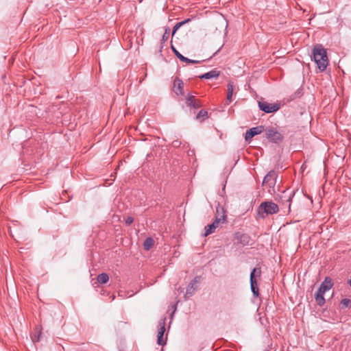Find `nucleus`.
Returning <instances> with one entry per match:
<instances>
[{"instance_id": "obj_1", "label": "nucleus", "mask_w": 351, "mask_h": 351, "mask_svg": "<svg viewBox=\"0 0 351 351\" xmlns=\"http://www.w3.org/2000/svg\"><path fill=\"white\" fill-rule=\"evenodd\" d=\"M311 60L315 61L320 71L326 70L328 64V59L326 50L321 44L314 45L312 49Z\"/></svg>"}, {"instance_id": "obj_2", "label": "nucleus", "mask_w": 351, "mask_h": 351, "mask_svg": "<svg viewBox=\"0 0 351 351\" xmlns=\"http://www.w3.org/2000/svg\"><path fill=\"white\" fill-rule=\"evenodd\" d=\"M279 211L278 206L271 202H263L257 208V215L259 217L265 218L267 215L278 213Z\"/></svg>"}, {"instance_id": "obj_3", "label": "nucleus", "mask_w": 351, "mask_h": 351, "mask_svg": "<svg viewBox=\"0 0 351 351\" xmlns=\"http://www.w3.org/2000/svg\"><path fill=\"white\" fill-rule=\"evenodd\" d=\"M262 270L261 267H254L250 274V289L254 298L260 295L257 280L261 278Z\"/></svg>"}, {"instance_id": "obj_4", "label": "nucleus", "mask_w": 351, "mask_h": 351, "mask_svg": "<svg viewBox=\"0 0 351 351\" xmlns=\"http://www.w3.org/2000/svg\"><path fill=\"white\" fill-rule=\"evenodd\" d=\"M265 136L271 143L279 144L284 140V136L276 128L269 127L265 128Z\"/></svg>"}, {"instance_id": "obj_5", "label": "nucleus", "mask_w": 351, "mask_h": 351, "mask_svg": "<svg viewBox=\"0 0 351 351\" xmlns=\"http://www.w3.org/2000/svg\"><path fill=\"white\" fill-rule=\"evenodd\" d=\"M201 276H195L188 285L186 293L184 294V300H187L192 297L197 289V285L200 282Z\"/></svg>"}, {"instance_id": "obj_6", "label": "nucleus", "mask_w": 351, "mask_h": 351, "mask_svg": "<svg viewBox=\"0 0 351 351\" xmlns=\"http://www.w3.org/2000/svg\"><path fill=\"white\" fill-rule=\"evenodd\" d=\"M277 178L278 174L274 170L269 171L263 178V185H267L269 189H272L274 191Z\"/></svg>"}, {"instance_id": "obj_7", "label": "nucleus", "mask_w": 351, "mask_h": 351, "mask_svg": "<svg viewBox=\"0 0 351 351\" xmlns=\"http://www.w3.org/2000/svg\"><path fill=\"white\" fill-rule=\"evenodd\" d=\"M258 107L261 110L265 113H271L277 112L280 109V105L279 104H269L267 101H259Z\"/></svg>"}, {"instance_id": "obj_8", "label": "nucleus", "mask_w": 351, "mask_h": 351, "mask_svg": "<svg viewBox=\"0 0 351 351\" xmlns=\"http://www.w3.org/2000/svg\"><path fill=\"white\" fill-rule=\"evenodd\" d=\"M295 193V191H289L288 189L285 190L280 195H279L278 201H280L282 204H288V208L290 210L291 202Z\"/></svg>"}, {"instance_id": "obj_9", "label": "nucleus", "mask_w": 351, "mask_h": 351, "mask_svg": "<svg viewBox=\"0 0 351 351\" xmlns=\"http://www.w3.org/2000/svg\"><path fill=\"white\" fill-rule=\"evenodd\" d=\"M264 130L265 126L263 125H258L247 130L245 136V141L250 142L254 136L261 134Z\"/></svg>"}, {"instance_id": "obj_10", "label": "nucleus", "mask_w": 351, "mask_h": 351, "mask_svg": "<svg viewBox=\"0 0 351 351\" xmlns=\"http://www.w3.org/2000/svg\"><path fill=\"white\" fill-rule=\"evenodd\" d=\"M234 239L237 241L238 243L243 245H248L251 240L250 237L247 234L243 233L241 232H235Z\"/></svg>"}, {"instance_id": "obj_11", "label": "nucleus", "mask_w": 351, "mask_h": 351, "mask_svg": "<svg viewBox=\"0 0 351 351\" xmlns=\"http://www.w3.org/2000/svg\"><path fill=\"white\" fill-rule=\"evenodd\" d=\"M173 91L176 95H184V83L182 80L176 77L173 81Z\"/></svg>"}, {"instance_id": "obj_12", "label": "nucleus", "mask_w": 351, "mask_h": 351, "mask_svg": "<svg viewBox=\"0 0 351 351\" xmlns=\"http://www.w3.org/2000/svg\"><path fill=\"white\" fill-rule=\"evenodd\" d=\"M333 287L332 280L330 277H326L324 281L321 283L319 288V292L326 293L329 291Z\"/></svg>"}, {"instance_id": "obj_13", "label": "nucleus", "mask_w": 351, "mask_h": 351, "mask_svg": "<svg viewBox=\"0 0 351 351\" xmlns=\"http://www.w3.org/2000/svg\"><path fill=\"white\" fill-rule=\"evenodd\" d=\"M220 75V72L217 71L216 69L210 71L209 72H207L204 74H202L199 76L200 79H213V78H217Z\"/></svg>"}, {"instance_id": "obj_14", "label": "nucleus", "mask_w": 351, "mask_h": 351, "mask_svg": "<svg viewBox=\"0 0 351 351\" xmlns=\"http://www.w3.org/2000/svg\"><path fill=\"white\" fill-rule=\"evenodd\" d=\"M234 92V86L232 83L229 82L227 85V98L226 104L228 105L232 102V97Z\"/></svg>"}, {"instance_id": "obj_15", "label": "nucleus", "mask_w": 351, "mask_h": 351, "mask_svg": "<svg viewBox=\"0 0 351 351\" xmlns=\"http://www.w3.org/2000/svg\"><path fill=\"white\" fill-rule=\"evenodd\" d=\"M324 295V293L319 292V289L317 290V293L315 295V301L319 306H322L326 302Z\"/></svg>"}, {"instance_id": "obj_16", "label": "nucleus", "mask_w": 351, "mask_h": 351, "mask_svg": "<svg viewBox=\"0 0 351 351\" xmlns=\"http://www.w3.org/2000/svg\"><path fill=\"white\" fill-rule=\"evenodd\" d=\"M227 215L223 214V215L215 216V218L213 222V223L215 226L216 228H218L220 223H223L226 221Z\"/></svg>"}, {"instance_id": "obj_17", "label": "nucleus", "mask_w": 351, "mask_h": 351, "mask_svg": "<svg viewBox=\"0 0 351 351\" xmlns=\"http://www.w3.org/2000/svg\"><path fill=\"white\" fill-rule=\"evenodd\" d=\"M97 280L100 284H106L109 280V276L106 273H101L97 276Z\"/></svg>"}, {"instance_id": "obj_18", "label": "nucleus", "mask_w": 351, "mask_h": 351, "mask_svg": "<svg viewBox=\"0 0 351 351\" xmlns=\"http://www.w3.org/2000/svg\"><path fill=\"white\" fill-rule=\"evenodd\" d=\"M303 95V90L302 88H298L296 91H295L292 95H291L288 99V101H293L298 98H300Z\"/></svg>"}, {"instance_id": "obj_19", "label": "nucleus", "mask_w": 351, "mask_h": 351, "mask_svg": "<svg viewBox=\"0 0 351 351\" xmlns=\"http://www.w3.org/2000/svg\"><path fill=\"white\" fill-rule=\"evenodd\" d=\"M208 117V112L206 110H201L195 117V119L202 122Z\"/></svg>"}, {"instance_id": "obj_20", "label": "nucleus", "mask_w": 351, "mask_h": 351, "mask_svg": "<svg viewBox=\"0 0 351 351\" xmlns=\"http://www.w3.org/2000/svg\"><path fill=\"white\" fill-rule=\"evenodd\" d=\"M154 244V241L152 237H147L143 243V247L145 250H149Z\"/></svg>"}, {"instance_id": "obj_21", "label": "nucleus", "mask_w": 351, "mask_h": 351, "mask_svg": "<svg viewBox=\"0 0 351 351\" xmlns=\"http://www.w3.org/2000/svg\"><path fill=\"white\" fill-rule=\"evenodd\" d=\"M217 228L212 223L211 224L207 225L205 226V232L204 234V237H207L208 235L212 234L215 232V229Z\"/></svg>"}, {"instance_id": "obj_22", "label": "nucleus", "mask_w": 351, "mask_h": 351, "mask_svg": "<svg viewBox=\"0 0 351 351\" xmlns=\"http://www.w3.org/2000/svg\"><path fill=\"white\" fill-rule=\"evenodd\" d=\"M191 21L190 19H186L181 22H179V23H177L174 27H173V30H172V36H173L176 32L178 31V29L182 27L183 25L187 23L188 22H189Z\"/></svg>"}, {"instance_id": "obj_23", "label": "nucleus", "mask_w": 351, "mask_h": 351, "mask_svg": "<svg viewBox=\"0 0 351 351\" xmlns=\"http://www.w3.org/2000/svg\"><path fill=\"white\" fill-rule=\"evenodd\" d=\"M170 34V29L169 27H167L165 29V32L162 35V39H161V44L162 45L165 43L169 38Z\"/></svg>"}, {"instance_id": "obj_24", "label": "nucleus", "mask_w": 351, "mask_h": 351, "mask_svg": "<svg viewBox=\"0 0 351 351\" xmlns=\"http://www.w3.org/2000/svg\"><path fill=\"white\" fill-rule=\"evenodd\" d=\"M340 305L342 308L350 307L351 306V300L348 298L342 299L340 302Z\"/></svg>"}, {"instance_id": "obj_25", "label": "nucleus", "mask_w": 351, "mask_h": 351, "mask_svg": "<svg viewBox=\"0 0 351 351\" xmlns=\"http://www.w3.org/2000/svg\"><path fill=\"white\" fill-rule=\"evenodd\" d=\"M202 106L201 101L198 99L195 100L193 101V103L189 104L187 105V106L190 107L191 108L197 109L199 108Z\"/></svg>"}, {"instance_id": "obj_26", "label": "nucleus", "mask_w": 351, "mask_h": 351, "mask_svg": "<svg viewBox=\"0 0 351 351\" xmlns=\"http://www.w3.org/2000/svg\"><path fill=\"white\" fill-rule=\"evenodd\" d=\"M158 326L159 328L158 332L164 334L165 332V319L159 322Z\"/></svg>"}, {"instance_id": "obj_27", "label": "nucleus", "mask_w": 351, "mask_h": 351, "mask_svg": "<svg viewBox=\"0 0 351 351\" xmlns=\"http://www.w3.org/2000/svg\"><path fill=\"white\" fill-rule=\"evenodd\" d=\"M223 214L226 215V211L223 206L218 205L216 208V216L220 217L221 215H223Z\"/></svg>"}, {"instance_id": "obj_28", "label": "nucleus", "mask_w": 351, "mask_h": 351, "mask_svg": "<svg viewBox=\"0 0 351 351\" xmlns=\"http://www.w3.org/2000/svg\"><path fill=\"white\" fill-rule=\"evenodd\" d=\"M164 334L158 332L157 343L160 346H164L166 344V341L163 339Z\"/></svg>"}, {"instance_id": "obj_29", "label": "nucleus", "mask_w": 351, "mask_h": 351, "mask_svg": "<svg viewBox=\"0 0 351 351\" xmlns=\"http://www.w3.org/2000/svg\"><path fill=\"white\" fill-rule=\"evenodd\" d=\"M36 330H38V331L34 333L33 335L32 336V339L34 342L38 341L40 339V336L41 335V330L40 329L38 330V328H36Z\"/></svg>"}, {"instance_id": "obj_30", "label": "nucleus", "mask_w": 351, "mask_h": 351, "mask_svg": "<svg viewBox=\"0 0 351 351\" xmlns=\"http://www.w3.org/2000/svg\"><path fill=\"white\" fill-rule=\"evenodd\" d=\"M195 96L192 95L191 94L189 93L186 97V105L193 103L195 100H196Z\"/></svg>"}, {"instance_id": "obj_31", "label": "nucleus", "mask_w": 351, "mask_h": 351, "mask_svg": "<svg viewBox=\"0 0 351 351\" xmlns=\"http://www.w3.org/2000/svg\"><path fill=\"white\" fill-rule=\"evenodd\" d=\"M134 221V218L132 217H128L125 219V223L129 226L132 224Z\"/></svg>"}, {"instance_id": "obj_32", "label": "nucleus", "mask_w": 351, "mask_h": 351, "mask_svg": "<svg viewBox=\"0 0 351 351\" xmlns=\"http://www.w3.org/2000/svg\"><path fill=\"white\" fill-rule=\"evenodd\" d=\"M199 62H200V61H199V60H191V59H189V58H186V63H188V64H197V63H199Z\"/></svg>"}, {"instance_id": "obj_33", "label": "nucleus", "mask_w": 351, "mask_h": 351, "mask_svg": "<svg viewBox=\"0 0 351 351\" xmlns=\"http://www.w3.org/2000/svg\"><path fill=\"white\" fill-rule=\"evenodd\" d=\"M181 145V142L179 140H175L172 142V146L173 147H179Z\"/></svg>"}, {"instance_id": "obj_34", "label": "nucleus", "mask_w": 351, "mask_h": 351, "mask_svg": "<svg viewBox=\"0 0 351 351\" xmlns=\"http://www.w3.org/2000/svg\"><path fill=\"white\" fill-rule=\"evenodd\" d=\"M171 49L176 57L177 55L180 54V53L176 49V48L173 45H171Z\"/></svg>"}, {"instance_id": "obj_35", "label": "nucleus", "mask_w": 351, "mask_h": 351, "mask_svg": "<svg viewBox=\"0 0 351 351\" xmlns=\"http://www.w3.org/2000/svg\"><path fill=\"white\" fill-rule=\"evenodd\" d=\"M177 58L182 62H186V58L182 56L181 53L179 55H177Z\"/></svg>"}, {"instance_id": "obj_36", "label": "nucleus", "mask_w": 351, "mask_h": 351, "mask_svg": "<svg viewBox=\"0 0 351 351\" xmlns=\"http://www.w3.org/2000/svg\"><path fill=\"white\" fill-rule=\"evenodd\" d=\"M177 58L182 62H186V58L182 56L181 53L179 55H177Z\"/></svg>"}, {"instance_id": "obj_37", "label": "nucleus", "mask_w": 351, "mask_h": 351, "mask_svg": "<svg viewBox=\"0 0 351 351\" xmlns=\"http://www.w3.org/2000/svg\"><path fill=\"white\" fill-rule=\"evenodd\" d=\"M173 308H174V311L176 310V308H177V304H175L173 306Z\"/></svg>"}, {"instance_id": "obj_38", "label": "nucleus", "mask_w": 351, "mask_h": 351, "mask_svg": "<svg viewBox=\"0 0 351 351\" xmlns=\"http://www.w3.org/2000/svg\"><path fill=\"white\" fill-rule=\"evenodd\" d=\"M348 283H349L350 286L351 287V276H350V280L348 281Z\"/></svg>"}, {"instance_id": "obj_39", "label": "nucleus", "mask_w": 351, "mask_h": 351, "mask_svg": "<svg viewBox=\"0 0 351 351\" xmlns=\"http://www.w3.org/2000/svg\"><path fill=\"white\" fill-rule=\"evenodd\" d=\"M219 50H220V49H219L216 52H215L214 56H215V54H217V52H218Z\"/></svg>"}]
</instances>
